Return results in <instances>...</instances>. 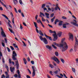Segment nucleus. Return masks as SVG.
<instances>
[{"label":"nucleus","mask_w":78,"mask_h":78,"mask_svg":"<svg viewBox=\"0 0 78 78\" xmlns=\"http://www.w3.org/2000/svg\"><path fill=\"white\" fill-rule=\"evenodd\" d=\"M4 40L5 41V43H6V44L7 43V39H6V38H5Z\"/></svg>","instance_id":"nucleus-61"},{"label":"nucleus","mask_w":78,"mask_h":78,"mask_svg":"<svg viewBox=\"0 0 78 78\" xmlns=\"http://www.w3.org/2000/svg\"><path fill=\"white\" fill-rule=\"evenodd\" d=\"M61 35H62V32H58V37H61Z\"/></svg>","instance_id":"nucleus-24"},{"label":"nucleus","mask_w":78,"mask_h":78,"mask_svg":"<svg viewBox=\"0 0 78 78\" xmlns=\"http://www.w3.org/2000/svg\"><path fill=\"white\" fill-rule=\"evenodd\" d=\"M71 69L72 71L73 72V73H76V70H75V69L74 68H72Z\"/></svg>","instance_id":"nucleus-23"},{"label":"nucleus","mask_w":78,"mask_h":78,"mask_svg":"<svg viewBox=\"0 0 78 78\" xmlns=\"http://www.w3.org/2000/svg\"><path fill=\"white\" fill-rule=\"evenodd\" d=\"M71 23L73 25H75L76 27H78V24H76L77 22H76V20H73V22H71Z\"/></svg>","instance_id":"nucleus-8"},{"label":"nucleus","mask_w":78,"mask_h":78,"mask_svg":"<svg viewBox=\"0 0 78 78\" xmlns=\"http://www.w3.org/2000/svg\"><path fill=\"white\" fill-rule=\"evenodd\" d=\"M31 63L32 64H33V65L34 64V62L33 61H31Z\"/></svg>","instance_id":"nucleus-52"},{"label":"nucleus","mask_w":78,"mask_h":78,"mask_svg":"<svg viewBox=\"0 0 78 78\" xmlns=\"http://www.w3.org/2000/svg\"><path fill=\"white\" fill-rule=\"evenodd\" d=\"M41 17H42V20L43 22H45V19L43 18V17L42 16H41Z\"/></svg>","instance_id":"nucleus-41"},{"label":"nucleus","mask_w":78,"mask_h":78,"mask_svg":"<svg viewBox=\"0 0 78 78\" xmlns=\"http://www.w3.org/2000/svg\"><path fill=\"white\" fill-rule=\"evenodd\" d=\"M27 70H28L29 73H30V74H31V71H30V70L29 69H28Z\"/></svg>","instance_id":"nucleus-53"},{"label":"nucleus","mask_w":78,"mask_h":78,"mask_svg":"<svg viewBox=\"0 0 78 78\" xmlns=\"http://www.w3.org/2000/svg\"><path fill=\"white\" fill-rule=\"evenodd\" d=\"M53 65H54L55 66H56V67H57V66L56 65V64L55 63V62H53Z\"/></svg>","instance_id":"nucleus-56"},{"label":"nucleus","mask_w":78,"mask_h":78,"mask_svg":"<svg viewBox=\"0 0 78 78\" xmlns=\"http://www.w3.org/2000/svg\"><path fill=\"white\" fill-rule=\"evenodd\" d=\"M1 78H5V76L4 74H3L2 75Z\"/></svg>","instance_id":"nucleus-45"},{"label":"nucleus","mask_w":78,"mask_h":78,"mask_svg":"<svg viewBox=\"0 0 78 78\" xmlns=\"http://www.w3.org/2000/svg\"><path fill=\"white\" fill-rule=\"evenodd\" d=\"M53 16H54V13H53L52 14H51V17H53Z\"/></svg>","instance_id":"nucleus-63"},{"label":"nucleus","mask_w":78,"mask_h":78,"mask_svg":"<svg viewBox=\"0 0 78 78\" xmlns=\"http://www.w3.org/2000/svg\"><path fill=\"white\" fill-rule=\"evenodd\" d=\"M32 68L33 70V72L32 73V76L34 77V76H35V69H36V67H35V66H32Z\"/></svg>","instance_id":"nucleus-6"},{"label":"nucleus","mask_w":78,"mask_h":78,"mask_svg":"<svg viewBox=\"0 0 78 78\" xmlns=\"http://www.w3.org/2000/svg\"><path fill=\"white\" fill-rule=\"evenodd\" d=\"M27 59L28 61L29 62H30V58L29 57H28L27 58Z\"/></svg>","instance_id":"nucleus-48"},{"label":"nucleus","mask_w":78,"mask_h":78,"mask_svg":"<svg viewBox=\"0 0 78 78\" xmlns=\"http://www.w3.org/2000/svg\"><path fill=\"white\" fill-rule=\"evenodd\" d=\"M39 37L41 41H43L44 43L45 44H48V41H47V40L45 38H43L42 37L40 36Z\"/></svg>","instance_id":"nucleus-2"},{"label":"nucleus","mask_w":78,"mask_h":78,"mask_svg":"<svg viewBox=\"0 0 78 78\" xmlns=\"http://www.w3.org/2000/svg\"><path fill=\"white\" fill-rule=\"evenodd\" d=\"M75 40L76 41V42L75 43V45H74V50H75L76 49V48H77V45L78 46V40L76 37H75Z\"/></svg>","instance_id":"nucleus-5"},{"label":"nucleus","mask_w":78,"mask_h":78,"mask_svg":"<svg viewBox=\"0 0 78 78\" xmlns=\"http://www.w3.org/2000/svg\"><path fill=\"white\" fill-rule=\"evenodd\" d=\"M13 3L14 5H16V4L18 2L17 1V0H13Z\"/></svg>","instance_id":"nucleus-21"},{"label":"nucleus","mask_w":78,"mask_h":78,"mask_svg":"<svg viewBox=\"0 0 78 78\" xmlns=\"http://www.w3.org/2000/svg\"><path fill=\"white\" fill-rule=\"evenodd\" d=\"M34 25L35 27L36 28V31H37V33H39V30H38V29H37V23H36V22H34Z\"/></svg>","instance_id":"nucleus-9"},{"label":"nucleus","mask_w":78,"mask_h":78,"mask_svg":"<svg viewBox=\"0 0 78 78\" xmlns=\"http://www.w3.org/2000/svg\"><path fill=\"white\" fill-rule=\"evenodd\" d=\"M38 33H39L40 34V35H41V36H44V34L42 33V31L41 30H39V32L38 31Z\"/></svg>","instance_id":"nucleus-22"},{"label":"nucleus","mask_w":78,"mask_h":78,"mask_svg":"<svg viewBox=\"0 0 78 78\" xmlns=\"http://www.w3.org/2000/svg\"><path fill=\"white\" fill-rule=\"evenodd\" d=\"M44 35H45V37H46L47 39H48L49 40H50V41L52 40L51 39V37H49V36L46 35V34H44Z\"/></svg>","instance_id":"nucleus-14"},{"label":"nucleus","mask_w":78,"mask_h":78,"mask_svg":"<svg viewBox=\"0 0 78 78\" xmlns=\"http://www.w3.org/2000/svg\"><path fill=\"white\" fill-rule=\"evenodd\" d=\"M41 15H42V16H43L44 17H45V15H44V13H43L41 12L40 16H41Z\"/></svg>","instance_id":"nucleus-35"},{"label":"nucleus","mask_w":78,"mask_h":78,"mask_svg":"<svg viewBox=\"0 0 78 78\" xmlns=\"http://www.w3.org/2000/svg\"><path fill=\"white\" fill-rule=\"evenodd\" d=\"M14 18H13L12 19V23L14 24Z\"/></svg>","instance_id":"nucleus-50"},{"label":"nucleus","mask_w":78,"mask_h":78,"mask_svg":"<svg viewBox=\"0 0 78 78\" xmlns=\"http://www.w3.org/2000/svg\"><path fill=\"white\" fill-rule=\"evenodd\" d=\"M7 50L9 52H10V49L8 47H7Z\"/></svg>","instance_id":"nucleus-58"},{"label":"nucleus","mask_w":78,"mask_h":78,"mask_svg":"<svg viewBox=\"0 0 78 78\" xmlns=\"http://www.w3.org/2000/svg\"><path fill=\"white\" fill-rule=\"evenodd\" d=\"M52 58L53 60L54 61L56 62L58 64H59V62H59V59H58V58H57V57H56L55 56L53 57H52Z\"/></svg>","instance_id":"nucleus-4"},{"label":"nucleus","mask_w":78,"mask_h":78,"mask_svg":"<svg viewBox=\"0 0 78 78\" xmlns=\"http://www.w3.org/2000/svg\"><path fill=\"white\" fill-rule=\"evenodd\" d=\"M49 33H54V34L56 33L55 31H52V30H49Z\"/></svg>","instance_id":"nucleus-25"},{"label":"nucleus","mask_w":78,"mask_h":78,"mask_svg":"<svg viewBox=\"0 0 78 78\" xmlns=\"http://www.w3.org/2000/svg\"><path fill=\"white\" fill-rule=\"evenodd\" d=\"M57 67L58 68V72H61V69H60L59 68V67H58V66H57Z\"/></svg>","instance_id":"nucleus-43"},{"label":"nucleus","mask_w":78,"mask_h":78,"mask_svg":"<svg viewBox=\"0 0 78 78\" xmlns=\"http://www.w3.org/2000/svg\"><path fill=\"white\" fill-rule=\"evenodd\" d=\"M55 19V17L54 16L52 19H51V22H53Z\"/></svg>","instance_id":"nucleus-37"},{"label":"nucleus","mask_w":78,"mask_h":78,"mask_svg":"<svg viewBox=\"0 0 78 78\" xmlns=\"http://www.w3.org/2000/svg\"><path fill=\"white\" fill-rule=\"evenodd\" d=\"M53 36H54L53 41H56V40H57V39H58V36H57V35H56V33L54 34H53Z\"/></svg>","instance_id":"nucleus-10"},{"label":"nucleus","mask_w":78,"mask_h":78,"mask_svg":"<svg viewBox=\"0 0 78 78\" xmlns=\"http://www.w3.org/2000/svg\"><path fill=\"white\" fill-rule=\"evenodd\" d=\"M17 73H18V78H21L20 74V71H19V70H17Z\"/></svg>","instance_id":"nucleus-17"},{"label":"nucleus","mask_w":78,"mask_h":78,"mask_svg":"<svg viewBox=\"0 0 78 78\" xmlns=\"http://www.w3.org/2000/svg\"><path fill=\"white\" fill-rule=\"evenodd\" d=\"M1 0H2V1H3V0H0V2L1 3L2 5H3V6H5V7L6 8V9H8V7H6V5H5V4H3V3L2 2V1H1Z\"/></svg>","instance_id":"nucleus-13"},{"label":"nucleus","mask_w":78,"mask_h":78,"mask_svg":"<svg viewBox=\"0 0 78 78\" xmlns=\"http://www.w3.org/2000/svg\"><path fill=\"white\" fill-rule=\"evenodd\" d=\"M6 78H9V75H7L5 76Z\"/></svg>","instance_id":"nucleus-46"},{"label":"nucleus","mask_w":78,"mask_h":78,"mask_svg":"<svg viewBox=\"0 0 78 78\" xmlns=\"http://www.w3.org/2000/svg\"><path fill=\"white\" fill-rule=\"evenodd\" d=\"M37 23H40L41 24V23H42V21H41V20L40 19H39V20H37Z\"/></svg>","instance_id":"nucleus-30"},{"label":"nucleus","mask_w":78,"mask_h":78,"mask_svg":"<svg viewBox=\"0 0 78 78\" xmlns=\"http://www.w3.org/2000/svg\"><path fill=\"white\" fill-rule=\"evenodd\" d=\"M2 45L3 46V47H5V45L4 43L2 42Z\"/></svg>","instance_id":"nucleus-57"},{"label":"nucleus","mask_w":78,"mask_h":78,"mask_svg":"<svg viewBox=\"0 0 78 78\" xmlns=\"http://www.w3.org/2000/svg\"><path fill=\"white\" fill-rule=\"evenodd\" d=\"M13 45L14 46L15 48H18V46L16 44L13 43Z\"/></svg>","instance_id":"nucleus-34"},{"label":"nucleus","mask_w":78,"mask_h":78,"mask_svg":"<svg viewBox=\"0 0 78 78\" xmlns=\"http://www.w3.org/2000/svg\"><path fill=\"white\" fill-rule=\"evenodd\" d=\"M16 62V68H17V69H19V63H18V61L17 60V61Z\"/></svg>","instance_id":"nucleus-19"},{"label":"nucleus","mask_w":78,"mask_h":78,"mask_svg":"<svg viewBox=\"0 0 78 78\" xmlns=\"http://www.w3.org/2000/svg\"><path fill=\"white\" fill-rule=\"evenodd\" d=\"M23 60L25 64H27V60H26V59H25V58H23Z\"/></svg>","instance_id":"nucleus-29"},{"label":"nucleus","mask_w":78,"mask_h":78,"mask_svg":"<svg viewBox=\"0 0 78 78\" xmlns=\"http://www.w3.org/2000/svg\"><path fill=\"white\" fill-rule=\"evenodd\" d=\"M19 2L20 5H22V1L21 0H19Z\"/></svg>","instance_id":"nucleus-49"},{"label":"nucleus","mask_w":78,"mask_h":78,"mask_svg":"<svg viewBox=\"0 0 78 78\" xmlns=\"http://www.w3.org/2000/svg\"><path fill=\"white\" fill-rule=\"evenodd\" d=\"M65 38H62V40L61 41V42L60 44H62L63 45H64V42H64V41H65Z\"/></svg>","instance_id":"nucleus-15"},{"label":"nucleus","mask_w":78,"mask_h":78,"mask_svg":"<svg viewBox=\"0 0 78 78\" xmlns=\"http://www.w3.org/2000/svg\"><path fill=\"white\" fill-rule=\"evenodd\" d=\"M9 63H10V64H11V63H12V61H11V59L9 58Z\"/></svg>","instance_id":"nucleus-40"},{"label":"nucleus","mask_w":78,"mask_h":78,"mask_svg":"<svg viewBox=\"0 0 78 78\" xmlns=\"http://www.w3.org/2000/svg\"><path fill=\"white\" fill-rule=\"evenodd\" d=\"M12 59L13 60H17V58L15 57L17 56V54H16V53L15 51H13V55H12Z\"/></svg>","instance_id":"nucleus-3"},{"label":"nucleus","mask_w":78,"mask_h":78,"mask_svg":"<svg viewBox=\"0 0 78 78\" xmlns=\"http://www.w3.org/2000/svg\"><path fill=\"white\" fill-rule=\"evenodd\" d=\"M22 42L24 44V45H23V46H25V47H26V44H25V43H24L23 41H22Z\"/></svg>","instance_id":"nucleus-59"},{"label":"nucleus","mask_w":78,"mask_h":78,"mask_svg":"<svg viewBox=\"0 0 78 78\" xmlns=\"http://www.w3.org/2000/svg\"><path fill=\"white\" fill-rule=\"evenodd\" d=\"M10 69L11 72L14 73V72L15 69L14 67H10Z\"/></svg>","instance_id":"nucleus-11"},{"label":"nucleus","mask_w":78,"mask_h":78,"mask_svg":"<svg viewBox=\"0 0 78 78\" xmlns=\"http://www.w3.org/2000/svg\"><path fill=\"white\" fill-rule=\"evenodd\" d=\"M60 59L61 62L63 63V64H64V62H65V61H64V60L62 58H60Z\"/></svg>","instance_id":"nucleus-27"},{"label":"nucleus","mask_w":78,"mask_h":78,"mask_svg":"<svg viewBox=\"0 0 78 78\" xmlns=\"http://www.w3.org/2000/svg\"><path fill=\"white\" fill-rule=\"evenodd\" d=\"M49 67H51V69H53L54 67V66L53 65L51 64H49Z\"/></svg>","instance_id":"nucleus-31"},{"label":"nucleus","mask_w":78,"mask_h":78,"mask_svg":"<svg viewBox=\"0 0 78 78\" xmlns=\"http://www.w3.org/2000/svg\"><path fill=\"white\" fill-rule=\"evenodd\" d=\"M38 17V16L37 15L36 16H35V19L36 20H37V17Z\"/></svg>","instance_id":"nucleus-60"},{"label":"nucleus","mask_w":78,"mask_h":78,"mask_svg":"<svg viewBox=\"0 0 78 78\" xmlns=\"http://www.w3.org/2000/svg\"><path fill=\"white\" fill-rule=\"evenodd\" d=\"M51 10L52 12H53L54 11V8L53 7H51Z\"/></svg>","instance_id":"nucleus-51"},{"label":"nucleus","mask_w":78,"mask_h":78,"mask_svg":"<svg viewBox=\"0 0 78 78\" xmlns=\"http://www.w3.org/2000/svg\"><path fill=\"white\" fill-rule=\"evenodd\" d=\"M10 47L11 50H14V48H13V47H12V46H10Z\"/></svg>","instance_id":"nucleus-47"},{"label":"nucleus","mask_w":78,"mask_h":78,"mask_svg":"<svg viewBox=\"0 0 78 78\" xmlns=\"http://www.w3.org/2000/svg\"><path fill=\"white\" fill-rule=\"evenodd\" d=\"M9 31L11 33H13L14 34V32L13 31V30L12 29H10V28H9Z\"/></svg>","instance_id":"nucleus-28"},{"label":"nucleus","mask_w":78,"mask_h":78,"mask_svg":"<svg viewBox=\"0 0 78 78\" xmlns=\"http://www.w3.org/2000/svg\"><path fill=\"white\" fill-rule=\"evenodd\" d=\"M26 77L27 78H31V77H30V76H29L28 75H27L26 76Z\"/></svg>","instance_id":"nucleus-62"},{"label":"nucleus","mask_w":78,"mask_h":78,"mask_svg":"<svg viewBox=\"0 0 78 78\" xmlns=\"http://www.w3.org/2000/svg\"><path fill=\"white\" fill-rule=\"evenodd\" d=\"M44 6H45V4H43L41 6L42 8H44Z\"/></svg>","instance_id":"nucleus-44"},{"label":"nucleus","mask_w":78,"mask_h":78,"mask_svg":"<svg viewBox=\"0 0 78 78\" xmlns=\"http://www.w3.org/2000/svg\"><path fill=\"white\" fill-rule=\"evenodd\" d=\"M55 55L56 56H59V54H58V52L57 51L55 52Z\"/></svg>","instance_id":"nucleus-32"},{"label":"nucleus","mask_w":78,"mask_h":78,"mask_svg":"<svg viewBox=\"0 0 78 78\" xmlns=\"http://www.w3.org/2000/svg\"><path fill=\"white\" fill-rule=\"evenodd\" d=\"M52 45L53 48H54L55 49H56L57 48L55 45L57 46V47H62V51H66V50L68 49L69 47L68 45H67V44L66 42L64 43L63 45L62 44H56V42H54Z\"/></svg>","instance_id":"nucleus-1"},{"label":"nucleus","mask_w":78,"mask_h":78,"mask_svg":"<svg viewBox=\"0 0 78 78\" xmlns=\"http://www.w3.org/2000/svg\"><path fill=\"white\" fill-rule=\"evenodd\" d=\"M73 51V49L72 48L70 49L69 50V53H72Z\"/></svg>","instance_id":"nucleus-33"},{"label":"nucleus","mask_w":78,"mask_h":78,"mask_svg":"<svg viewBox=\"0 0 78 78\" xmlns=\"http://www.w3.org/2000/svg\"><path fill=\"white\" fill-rule=\"evenodd\" d=\"M45 15L46 17L48 19H49V18L50 17H49V16L50 15V14H49L48 13L45 12Z\"/></svg>","instance_id":"nucleus-16"},{"label":"nucleus","mask_w":78,"mask_h":78,"mask_svg":"<svg viewBox=\"0 0 78 78\" xmlns=\"http://www.w3.org/2000/svg\"><path fill=\"white\" fill-rule=\"evenodd\" d=\"M62 24V22L60 21L59 23L58 24V25H59V26H61Z\"/></svg>","instance_id":"nucleus-38"},{"label":"nucleus","mask_w":78,"mask_h":78,"mask_svg":"<svg viewBox=\"0 0 78 78\" xmlns=\"http://www.w3.org/2000/svg\"><path fill=\"white\" fill-rule=\"evenodd\" d=\"M69 24V23H65L63 24V27L64 28H66V26Z\"/></svg>","instance_id":"nucleus-12"},{"label":"nucleus","mask_w":78,"mask_h":78,"mask_svg":"<svg viewBox=\"0 0 78 78\" xmlns=\"http://www.w3.org/2000/svg\"><path fill=\"white\" fill-rule=\"evenodd\" d=\"M47 76L48 78H51V77H50V76L48 75H47Z\"/></svg>","instance_id":"nucleus-64"},{"label":"nucleus","mask_w":78,"mask_h":78,"mask_svg":"<svg viewBox=\"0 0 78 78\" xmlns=\"http://www.w3.org/2000/svg\"><path fill=\"white\" fill-rule=\"evenodd\" d=\"M69 40H72L73 41V34H71V33H69Z\"/></svg>","instance_id":"nucleus-7"},{"label":"nucleus","mask_w":78,"mask_h":78,"mask_svg":"<svg viewBox=\"0 0 78 78\" xmlns=\"http://www.w3.org/2000/svg\"><path fill=\"white\" fill-rule=\"evenodd\" d=\"M5 68L7 69L8 72H9V70L8 69V66L7 65H5Z\"/></svg>","instance_id":"nucleus-39"},{"label":"nucleus","mask_w":78,"mask_h":78,"mask_svg":"<svg viewBox=\"0 0 78 78\" xmlns=\"http://www.w3.org/2000/svg\"><path fill=\"white\" fill-rule=\"evenodd\" d=\"M58 7H56L55 8L54 10H58Z\"/></svg>","instance_id":"nucleus-54"},{"label":"nucleus","mask_w":78,"mask_h":78,"mask_svg":"<svg viewBox=\"0 0 78 78\" xmlns=\"http://www.w3.org/2000/svg\"><path fill=\"white\" fill-rule=\"evenodd\" d=\"M1 34L3 37H6V36L5 34V32H4V31H2L1 32Z\"/></svg>","instance_id":"nucleus-20"},{"label":"nucleus","mask_w":78,"mask_h":78,"mask_svg":"<svg viewBox=\"0 0 78 78\" xmlns=\"http://www.w3.org/2000/svg\"><path fill=\"white\" fill-rule=\"evenodd\" d=\"M59 22V20L58 19H56L55 21V22L54 23L55 24H56V23H57V22Z\"/></svg>","instance_id":"nucleus-36"},{"label":"nucleus","mask_w":78,"mask_h":78,"mask_svg":"<svg viewBox=\"0 0 78 78\" xmlns=\"http://www.w3.org/2000/svg\"><path fill=\"white\" fill-rule=\"evenodd\" d=\"M2 16H3V17H5V18H6V19H7V20H9V19L8 18V17H7L5 15L2 14Z\"/></svg>","instance_id":"nucleus-26"},{"label":"nucleus","mask_w":78,"mask_h":78,"mask_svg":"<svg viewBox=\"0 0 78 78\" xmlns=\"http://www.w3.org/2000/svg\"><path fill=\"white\" fill-rule=\"evenodd\" d=\"M62 18H63V19H67V18L64 16L62 17Z\"/></svg>","instance_id":"nucleus-55"},{"label":"nucleus","mask_w":78,"mask_h":78,"mask_svg":"<svg viewBox=\"0 0 78 78\" xmlns=\"http://www.w3.org/2000/svg\"><path fill=\"white\" fill-rule=\"evenodd\" d=\"M46 47L49 50H51V47L49 45H47L46 46Z\"/></svg>","instance_id":"nucleus-18"},{"label":"nucleus","mask_w":78,"mask_h":78,"mask_svg":"<svg viewBox=\"0 0 78 78\" xmlns=\"http://www.w3.org/2000/svg\"><path fill=\"white\" fill-rule=\"evenodd\" d=\"M54 73H55V74H58V71L57 70L56 71H54Z\"/></svg>","instance_id":"nucleus-42"}]
</instances>
